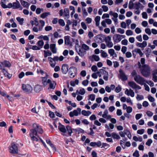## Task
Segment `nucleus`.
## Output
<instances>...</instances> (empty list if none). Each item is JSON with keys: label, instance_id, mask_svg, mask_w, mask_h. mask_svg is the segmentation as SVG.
<instances>
[{"label": "nucleus", "instance_id": "1", "mask_svg": "<svg viewBox=\"0 0 157 157\" xmlns=\"http://www.w3.org/2000/svg\"><path fill=\"white\" fill-rule=\"evenodd\" d=\"M140 71L142 75L145 77H149L151 74L150 68L149 66L147 64H144L139 66Z\"/></svg>", "mask_w": 157, "mask_h": 157}, {"label": "nucleus", "instance_id": "2", "mask_svg": "<svg viewBox=\"0 0 157 157\" xmlns=\"http://www.w3.org/2000/svg\"><path fill=\"white\" fill-rule=\"evenodd\" d=\"M132 75L134 77V80L138 84L143 85L146 82L145 79L140 75L137 74L135 70H133Z\"/></svg>", "mask_w": 157, "mask_h": 157}, {"label": "nucleus", "instance_id": "3", "mask_svg": "<svg viewBox=\"0 0 157 157\" xmlns=\"http://www.w3.org/2000/svg\"><path fill=\"white\" fill-rule=\"evenodd\" d=\"M144 8V6L140 3V2H136L134 3V9H135L134 13L137 14H139L140 11V10H142Z\"/></svg>", "mask_w": 157, "mask_h": 157}, {"label": "nucleus", "instance_id": "4", "mask_svg": "<svg viewBox=\"0 0 157 157\" xmlns=\"http://www.w3.org/2000/svg\"><path fill=\"white\" fill-rule=\"evenodd\" d=\"M9 152L13 154H17L18 149L17 146L14 143H12L11 146L9 147Z\"/></svg>", "mask_w": 157, "mask_h": 157}, {"label": "nucleus", "instance_id": "5", "mask_svg": "<svg viewBox=\"0 0 157 157\" xmlns=\"http://www.w3.org/2000/svg\"><path fill=\"white\" fill-rule=\"evenodd\" d=\"M22 89L25 92L30 93L32 92L33 89L32 86L29 84H23L22 86Z\"/></svg>", "mask_w": 157, "mask_h": 157}, {"label": "nucleus", "instance_id": "6", "mask_svg": "<svg viewBox=\"0 0 157 157\" xmlns=\"http://www.w3.org/2000/svg\"><path fill=\"white\" fill-rule=\"evenodd\" d=\"M125 37L124 35L119 34H116L113 35V41L115 43H118L122 40V38H124Z\"/></svg>", "mask_w": 157, "mask_h": 157}, {"label": "nucleus", "instance_id": "7", "mask_svg": "<svg viewBox=\"0 0 157 157\" xmlns=\"http://www.w3.org/2000/svg\"><path fill=\"white\" fill-rule=\"evenodd\" d=\"M33 129L36 131L39 134H42L44 132L41 127L36 123H34L33 124Z\"/></svg>", "mask_w": 157, "mask_h": 157}, {"label": "nucleus", "instance_id": "8", "mask_svg": "<svg viewBox=\"0 0 157 157\" xmlns=\"http://www.w3.org/2000/svg\"><path fill=\"white\" fill-rule=\"evenodd\" d=\"M77 71V69L74 67H71L69 68V75L71 78H73L75 75V74Z\"/></svg>", "mask_w": 157, "mask_h": 157}, {"label": "nucleus", "instance_id": "9", "mask_svg": "<svg viewBox=\"0 0 157 157\" xmlns=\"http://www.w3.org/2000/svg\"><path fill=\"white\" fill-rule=\"evenodd\" d=\"M111 37L109 36L106 37L104 39L106 46L109 48H112L113 46V44L111 41Z\"/></svg>", "mask_w": 157, "mask_h": 157}, {"label": "nucleus", "instance_id": "10", "mask_svg": "<svg viewBox=\"0 0 157 157\" xmlns=\"http://www.w3.org/2000/svg\"><path fill=\"white\" fill-rule=\"evenodd\" d=\"M128 84L129 86L132 87L133 89L138 90H140L141 88L140 86L137 85L134 81L129 82H128Z\"/></svg>", "mask_w": 157, "mask_h": 157}, {"label": "nucleus", "instance_id": "11", "mask_svg": "<svg viewBox=\"0 0 157 157\" xmlns=\"http://www.w3.org/2000/svg\"><path fill=\"white\" fill-rule=\"evenodd\" d=\"M99 73H101L102 75H103V79L106 81L108 80L109 74L108 73L103 69H100L99 70Z\"/></svg>", "mask_w": 157, "mask_h": 157}, {"label": "nucleus", "instance_id": "12", "mask_svg": "<svg viewBox=\"0 0 157 157\" xmlns=\"http://www.w3.org/2000/svg\"><path fill=\"white\" fill-rule=\"evenodd\" d=\"M132 55L133 56H134V57L136 56L135 53L139 54L140 57H142L143 55V53L140 48H136L132 51Z\"/></svg>", "mask_w": 157, "mask_h": 157}, {"label": "nucleus", "instance_id": "13", "mask_svg": "<svg viewBox=\"0 0 157 157\" xmlns=\"http://www.w3.org/2000/svg\"><path fill=\"white\" fill-rule=\"evenodd\" d=\"M125 94L128 96H130L132 97L134 96V92L131 89H130L129 90L126 89L125 91Z\"/></svg>", "mask_w": 157, "mask_h": 157}, {"label": "nucleus", "instance_id": "14", "mask_svg": "<svg viewBox=\"0 0 157 157\" xmlns=\"http://www.w3.org/2000/svg\"><path fill=\"white\" fill-rule=\"evenodd\" d=\"M119 72L121 78L123 81H125L128 79V78L126 75H125L123 71L121 69H120Z\"/></svg>", "mask_w": 157, "mask_h": 157}, {"label": "nucleus", "instance_id": "15", "mask_svg": "<svg viewBox=\"0 0 157 157\" xmlns=\"http://www.w3.org/2000/svg\"><path fill=\"white\" fill-rule=\"evenodd\" d=\"M102 117L107 120H109L111 118V115L108 114V112L107 110H105L102 115Z\"/></svg>", "mask_w": 157, "mask_h": 157}, {"label": "nucleus", "instance_id": "16", "mask_svg": "<svg viewBox=\"0 0 157 157\" xmlns=\"http://www.w3.org/2000/svg\"><path fill=\"white\" fill-rule=\"evenodd\" d=\"M13 9L19 8V10H21L22 9V8L20 4L17 0H16V2L13 3Z\"/></svg>", "mask_w": 157, "mask_h": 157}, {"label": "nucleus", "instance_id": "17", "mask_svg": "<svg viewBox=\"0 0 157 157\" xmlns=\"http://www.w3.org/2000/svg\"><path fill=\"white\" fill-rule=\"evenodd\" d=\"M63 16L65 19H68L70 17L69 11L68 8H65L63 12Z\"/></svg>", "mask_w": 157, "mask_h": 157}, {"label": "nucleus", "instance_id": "18", "mask_svg": "<svg viewBox=\"0 0 157 157\" xmlns=\"http://www.w3.org/2000/svg\"><path fill=\"white\" fill-rule=\"evenodd\" d=\"M61 71L62 73L64 74H66L68 71V66L66 64L62 65Z\"/></svg>", "mask_w": 157, "mask_h": 157}, {"label": "nucleus", "instance_id": "19", "mask_svg": "<svg viewBox=\"0 0 157 157\" xmlns=\"http://www.w3.org/2000/svg\"><path fill=\"white\" fill-rule=\"evenodd\" d=\"M48 83L49 84V88L51 89H54L56 85L54 81H52L50 79H48Z\"/></svg>", "mask_w": 157, "mask_h": 157}, {"label": "nucleus", "instance_id": "20", "mask_svg": "<svg viewBox=\"0 0 157 157\" xmlns=\"http://www.w3.org/2000/svg\"><path fill=\"white\" fill-rule=\"evenodd\" d=\"M58 129L61 132L63 133H65L66 132V129L65 126L61 124L60 123H59Z\"/></svg>", "mask_w": 157, "mask_h": 157}, {"label": "nucleus", "instance_id": "21", "mask_svg": "<svg viewBox=\"0 0 157 157\" xmlns=\"http://www.w3.org/2000/svg\"><path fill=\"white\" fill-rule=\"evenodd\" d=\"M50 48L53 53L55 54L57 53V48L56 47L55 44H50Z\"/></svg>", "mask_w": 157, "mask_h": 157}, {"label": "nucleus", "instance_id": "22", "mask_svg": "<svg viewBox=\"0 0 157 157\" xmlns=\"http://www.w3.org/2000/svg\"><path fill=\"white\" fill-rule=\"evenodd\" d=\"M42 89L43 87L42 86L37 84L34 87V90L35 92L38 93Z\"/></svg>", "mask_w": 157, "mask_h": 157}, {"label": "nucleus", "instance_id": "23", "mask_svg": "<svg viewBox=\"0 0 157 157\" xmlns=\"http://www.w3.org/2000/svg\"><path fill=\"white\" fill-rule=\"evenodd\" d=\"M136 45L137 46L143 48L147 46V43L146 41H144L142 43H138Z\"/></svg>", "mask_w": 157, "mask_h": 157}, {"label": "nucleus", "instance_id": "24", "mask_svg": "<svg viewBox=\"0 0 157 157\" xmlns=\"http://www.w3.org/2000/svg\"><path fill=\"white\" fill-rule=\"evenodd\" d=\"M108 53L110 56H112L113 58L114 57H116L117 55L115 53L114 50L113 49H110L108 50Z\"/></svg>", "mask_w": 157, "mask_h": 157}, {"label": "nucleus", "instance_id": "25", "mask_svg": "<svg viewBox=\"0 0 157 157\" xmlns=\"http://www.w3.org/2000/svg\"><path fill=\"white\" fill-rule=\"evenodd\" d=\"M48 59L49 61L50 62V66L52 67H54L56 65V61L54 59V58H53L51 57H49L48 58Z\"/></svg>", "mask_w": 157, "mask_h": 157}, {"label": "nucleus", "instance_id": "26", "mask_svg": "<svg viewBox=\"0 0 157 157\" xmlns=\"http://www.w3.org/2000/svg\"><path fill=\"white\" fill-rule=\"evenodd\" d=\"M3 66L4 67H10L11 65V63L9 61L7 60H5L3 62H0Z\"/></svg>", "mask_w": 157, "mask_h": 157}, {"label": "nucleus", "instance_id": "27", "mask_svg": "<svg viewBox=\"0 0 157 157\" xmlns=\"http://www.w3.org/2000/svg\"><path fill=\"white\" fill-rule=\"evenodd\" d=\"M47 77L45 76L42 78V83L44 86H46L48 83V79Z\"/></svg>", "mask_w": 157, "mask_h": 157}, {"label": "nucleus", "instance_id": "28", "mask_svg": "<svg viewBox=\"0 0 157 157\" xmlns=\"http://www.w3.org/2000/svg\"><path fill=\"white\" fill-rule=\"evenodd\" d=\"M0 69L2 71V72L3 73L4 75L6 77H7L9 78L11 77L10 74H9L7 71L3 67H2V66L0 68Z\"/></svg>", "mask_w": 157, "mask_h": 157}, {"label": "nucleus", "instance_id": "29", "mask_svg": "<svg viewBox=\"0 0 157 157\" xmlns=\"http://www.w3.org/2000/svg\"><path fill=\"white\" fill-rule=\"evenodd\" d=\"M66 131L68 132V134L71 136L72 133L73 129L72 128L71 126L69 125H67L66 126Z\"/></svg>", "mask_w": 157, "mask_h": 157}, {"label": "nucleus", "instance_id": "30", "mask_svg": "<svg viewBox=\"0 0 157 157\" xmlns=\"http://www.w3.org/2000/svg\"><path fill=\"white\" fill-rule=\"evenodd\" d=\"M70 37L69 36H67L64 37V43L66 45H68L70 43Z\"/></svg>", "mask_w": 157, "mask_h": 157}, {"label": "nucleus", "instance_id": "31", "mask_svg": "<svg viewBox=\"0 0 157 157\" xmlns=\"http://www.w3.org/2000/svg\"><path fill=\"white\" fill-rule=\"evenodd\" d=\"M81 111V109L79 108H78L77 109L74 110L73 112L75 116H77L79 113L80 114Z\"/></svg>", "mask_w": 157, "mask_h": 157}, {"label": "nucleus", "instance_id": "32", "mask_svg": "<svg viewBox=\"0 0 157 157\" xmlns=\"http://www.w3.org/2000/svg\"><path fill=\"white\" fill-rule=\"evenodd\" d=\"M91 113L89 111H86L85 110H83L82 112V115L87 116L91 114Z\"/></svg>", "mask_w": 157, "mask_h": 157}, {"label": "nucleus", "instance_id": "33", "mask_svg": "<svg viewBox=\"0 0 157 157\" xmlns=\"http://www.w3.org/2000/svg\"><path fill=\"white\" fill-rule=\"evenodd\" d=\"M21 5L24 7L28 8L29 5L28 3L23 0H20Z\"/></svg>", "mask_w": 157, "mask_h": 157}, {"label": "nucleus", "instance_id": "34", "mask_svg": "<svg viewBox=\"0 0 157 157\" xmlns=\"http://www.w3.org/2000/svg\"><path fill=\"white\" fill-rule=\"evenodd\" d=\"M85 90L84 89L82 88L80 89L79 91L78 90H77L76 91V94H78L83 95L85 93Z\"/></svg>", "mask_w": 157, "mask_h": 157}, {"label": "nucleus", "instance_id": "35", "mask_svg": "<svg viewBox=\"0 0 157 157\" xmlns=\"http://www.w3.org/2000/svg\"><path fill=\"white\" fill-rule=\"evenodd\" d=\"M47 143L49 144L50 146L52 148L53 150L54 151H56V148L54 146V145L51 143V141L49 139H47L46 140Z\"/></svg>", "mask_w": 157, "mask_h": 157}, {"label": "nucleus", "instance_id": "36", "mask_svg": "<svg viewBox=\"0 0 157 157\" xmlns=\"http://www.w3.org/2000/svg\"><path fill=\"white\" fill-rule=\"evenodd\" d=\"M32 135H35L36 136H37V132L35 130V129H34L33 128L30 129L29 133V136Z\"/></svg>", "mask_w": 157, "mask_h": 157}, {"label": "nucleus", "instance_id": "37", "mask_svg": "<svg viewBox=\"0 0 157 157\" xmlns=\"http://www.w3.org/2000/svg\"><path fill=\"white\" fill-rule=\"evenodd\" d=\"M44 57L45 58H46L48 56H51L52 54V52L49 50L47 51L44 50Z\"/></svg>", "mask_w": 157, "mask_h": 157}, {"label": "nucleus", "instance_id": "38", "mask_svg": "<svg viewBox=\"0 0 157 157\" xmlns=\"http://www.w3.org/2000/svg\"><path fill=\"white\" fill-rule=\"evenodd\" d=\"M64 58V57L62 56H60L59 57L57 56H56L54 57V59L56 61H58V60L62 61L63 59Z\"/></svg>", "mask_w": 157, "mask_h": 157}, {"label": "nucleus", "instance_id": "39", "mask_svg": "<svg viewBox=\"0 0 157 157\" xmlns=\"http://www.w3.org/2000/svg\"><path fill=\"white\" fill-rule=\"evenodd\" d=\"M124 133L126 135H127L128 137L130 139L132 138V135L130 132L127 129H124Z\"/></svg>", "mask_w": 157, "mask_h": 157}, {"label": "nucleus", "instance_id": "40", "mask_svg": "<svg viewBox=\"0 0 157 157\" xmlns=\"http://www.w3.org/2000/svg\"><path fill=\"white\" fill-rule=\"evenodd\" d=\"M112 136L113 138L116 139L117 140L119 139L120 138V137L116 133L114 132H113L112 133Z\"/></svg>", "mask_w": 157, "mask_h": 157}, {"label": "nucleus", "instance_id": "41", "mask_svg": "<svg viewBox=\"0 0 157 157\" xmlns=\"http://www.w3.org/2000/svg\"><path fill=\"white\" fill-rule=\"evenodd\" d=\"M50 14L49 12L44 13H42L40 15V17L42 18H44Z\"/></svg>", "mask_w": 157, "mask_h": 157}, {"label": "nucleus", "instance_id": "42", "mask_svg": "<svg viewBox=\"0 0 157 157\" xmlns=\"http://www.w3.org/2000/svg\"><path fill=\"white\" fill-rule=\"evenodd\" d=\"M33 31L36 32H37L39 31H41L42 30V27H40L39 26L38 28L36 27H34L33 28Z\"/></svg>", "mask_w": 157, "mask_h": 157}, {"label": "nucleus", "instance_id": "43", "mask_svg": "<svg viewBox=\"0 0 157 157\" xmlns=\"http://www.w3.org/2000/svg\"><path fill=\"white\" fill-rule=\"evenodd\" d=\"M101 56L103 58H105L108 56V54L107 53L104 51L102 50H101Z\"/></svg>", "mask_w": 157, "mask_h": 157}, {"label": "nucleus", "instance_id": "44", "mask_svg": "<svg viewBox=\"0 0 157 157\" xmlns=\"http://www.w3.org/2000/svg\"><path fill=\"white\" fill-rule=\"evenodd\" d=\"M37 44L40 47V48H41L44 44V42L42 40H40L37 42Z\"/></svg>", "mask_w": 157, "mask_h": 157}, {"label": "nucleus", "instance_id": "45", "mask_svg": "<svg viewBox=\"0 0 157 157\" xmlns=\"http://www.w3.org/2000/svg\"><path fill=\"white\" fill-rule=\"evenodd\" d=\"M16 19L21 25H23V21L24 20V19L23 18H21L20 17H18Z\"/></svg>", "mask_w": 157, "mask_h": 157}, {"label": "nucleus", "instance_id": "46", "mask_svg": "<svg viewBox=\"0 0 157 157\" xmlns=\"http://www.w3.org/2000/svg\"><path fill=\"white\" fill-rule=\"evenodd\" d=\"M144 98V97L143 95H140L138 94H137V96L136 97V99L137 101H140L143 99Z\"/></svg>", "mask_w": 157, "mask_h": 157}, {"label": "nucleus", "instance_id": "47", "mask_svg": "<svg viewBox=\"0 0 157 157\" xmlns=\"http://www.w3.org/2000/svg\"><path fill=\"white\" fill-rule=\"evenodd\" d=\"M134 4L133 2L132 1H130L128 5L129 8L131 10L133 8L134 9Z\"/></svg>", "mask_w": 157, "mask_h": 157}, {"label": "nucleus", "instance_id": "48", "mask_svg": "<svg viewBox=\"0 0 157 157\" xmlns=\"http://www.w3.org/2000/svg\"><path fill=\"white\" fill-rule=\"evenodd\" d=\"M31 138V140L32 141H38V139L36 137V136L35 135H32L29 136Z\"/></svg>", "mask_w": 157, "mask_h": 157}, {"label": "nucleus", "instance_id": "49", "mask_svg": "<svg viewBox=\"0 0 157 157\" xmlns=\"http://www.w3.org/2000/svg\"><path fill=\"white\" fill-rule=\"evenodd\" d=\"M82 11L83 13V15L84 17H86L88 15V13L86 12V10L84 8L82 7Z\"/></svg>", "mask_w": 157, "mask_h": 157}, {"label": "nucleus", "instance_id": "50", "mask_svg": "<svg viewBox=\"0 0 157 157\" xmlns=\"http://www.w3.org/2000/svg\"><path fill=\"white\" fill-rule=\"evenodd\" d=\"M59 23L60 25L62 26H64L65 25V23L64 21L62 19H59Z\"/></svg>", "mask_w": 157, "mask_h": 157}, {"label": "nucleus", "instance_id": "51", "mask_svg": "<svg viewBox=\"0 0 157 157\" xmlns=\"http://www.w3.org/2000/svg\"><path fill=\"white\" fill-rule=\"evenodd\" d=\"M82 48L84 50L86 51L88 50L89 49V47L85 44H83L82 45Z\"/></svg>", "mask_w": 157, "mask_h": 157}, {"label": "nucleus", "instance_id": "52", "mask_svg": "<svg viewBox=\"0 0 157 157\" xmlns=\"http://www.w3.org/2000/svg\"><path fill=\"white\" fill-rule=\"evenodd\" d=\"M82 27L84 30H86L87 29V25L86 23L84 22H82L81 24Z\"/></svg>", "mask_w": 157, "mask_h": 157}, {"label": "nucleus", "instance_id": "53", "mask_svg": "<svg viewBox=\"0 0 157 157\" xmlns=\"http://www.w3.org/2000/svg\"><path fill=\"white\" fill-rule=\"evenodd\" d=\"M37 72L38 73H40L42 75H43L44 74L45 75V76L48 77V75L47 73L46 72H45L42 70L40 69L39 71L38 70L37 71Z\"/></svg>", "mask_w": 157, "mask_h": 157}, {"label": "nucleus", "instance_id": "54", "mask_svg": "<svg viewBox=\"0 0 157 157\" xmlns=\"http://www.w3.org/2000/svg\"><path fill=\"white\" fill-rule=\"evenodd\" d=\"M133 32L130 30H128L126 32V35L128 36H131L133 35Z\"/></svg>", "mask_w": 157, "mask_h": 157}, {"label": "nucleus", "instance_id": "55", "mask_svg": "<svg viewBox=\"0 0 157 157\" xmlns=\"http://www.w3.org/2000/svg\"><path fill=\"white\" fill-rule=\"evenodd\" d=\"M92 58L95 61H98L100 59L99 57L97 55H93L92 56Z\"/></svg>", "mask_w": 157, "mask_h": 157}, {"label": "nucleus", "instance_id": "56", "mask_svg": "<svg viewBox=\"0 0 157 157\" xmlns=\"http://www.w3.org/2000/svg\"><path fill=\"white\" fill-rule=\"evenodd\" d=\"M43 10L42 8H38L36 9V13L37 14H40L41 13V12H43Z\"/></svg>", "mask_w": 157, "mask_h": 157}, {"label": "nucleus", "instance_id": "57", "mask_svg": "<svg viewBox=\"0 0 157 157\" xmlns=\"http://www.w3.org/2000/svg\"><path fill=\"white\" fill-rule=\"evenodd\" d=\"M109 147V145L106 143H103L102 144V146L101 147L102 148H104L105 149H107Z\"/></svg>", "mask_w": 157, "mask_h": 157}, {"label": "nucleus", "instance_id": "58", "mask_svg": "<svg viewBox=\"0 0 157 157\" xmlns=\"http://www.w3.org/2000/svg\"><path fill=\"white\" fill-rule=\"evenodd\" d=\"M53 36L54 38H57L58 37H61V36L59 35L57 32H55L53 33Z\"/></svg>", "mask_w": 157, "mask_h": 157}, {"label": "nucleus", "instance_id": "59", "mask_svg": "<svg viewBox=\"0 0 157 157\" xmlns=\"http://www.w3.org/2000/svg\"><path fill=\"white\" fill-rule=\"evenodd\" d=\"M121 43L122 45H127L128 44V41L126 39H124L122 40Z\"/></svg>", "mask_w": 157, "mask_h": 157}, {"label": "nucleus", "instance_id": "60", "mask_svg": "<svg viewBox=\"0 0 157 157\" xmlns=\"http://www.w3.org/2000/svg\"><path fill=\"white\" fill-rule=\"evenodd\" d=\"M117 30V32L121 34H123L124 33V30L121 28H118Z\"/></svg>", "mask_w": 157, "mask_h": 157}, {"label": "nucleus", "instance_id": "61", "mask_svg": "<svg viewBox=\"0 0 157 157\" xmlns=\"http://www.w3.org/2000/svg\"><path fill=\"white\" fill-rule=\"evenodd\" d=\"M121 26L123 28L125 29L127 27L126 24L124 22L122 21L121 23Z\"/></svg>", "mask_w": 157, "mask_h": 157}, {"label": "nucleus", "instance_id": "62", "mask_svg": "<svg viewBox=\"0 0 157 157\" xmlns=\"http://www.w3.org/2000/svg\"><path fill=\"white\" fill-rule=\"evenodd\" d=\"M127 50V47L125 46H123L122 47L121 51L122 53L124 54H125Z\"/></svg>", "mask_w": 157, "mask_h": 157}, {"label": "nucleus", "instance_id": "63", "mask_svg": "<svg viewBox=\"0 0 157 157\" xmlns=\"http://www.w3.org/2000/svg\"><path fill=\"white\" fill-rule=\"evenodd\" d=\"M139 152L137 150H136L133 154V156L136 157H139Z\"/></svg>", "mask_w": 157, "mask_h": 157}, {"label": "nucleus", "instance_id": "64", "mask_svg": "<svg viewBox=\"0 0 157 157\" xmlns=\"http://www.w3.org/2000/svg\"><path fill=\"white\" fill-rule=\"evenodd\" d=\"M152 140L151 139H148L147 141L146 142V144L147 145L149 146L151 145V144L152 143Z\"/></svg>", "mask_w": 157, "mask_h": 157}]
</instances>
